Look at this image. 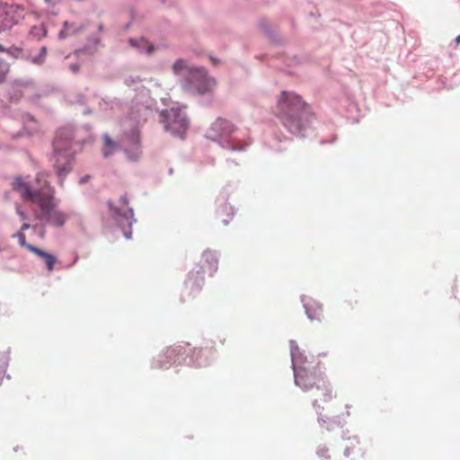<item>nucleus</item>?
Instances as JSON below:
<instances>
[{
	"mask_svg": "<svg viewBox=\"0 0 460 460\" xmlns=\"http://www.w3.org/2000/svg\"><path fill=\"white\" fill-rule=\"evenodd\" d=\"M49 177L46 172H39L33 185L22 177H15L12 185L25 201L36 207L35 216L41 223L59 227L66 223L67 216L56 208L54 190L49 185Z\"/></svg>",
	"mask_w": 460,
	"mask_h": 460,
	"instance_id": "f257e3e1",
	"label": "nucleus"
},
{
	"mask_svg": "<svg viewBox=\"0 0 460 460\" xmlns=\"http://www.w3.org/2000/svg\"><path fill=\"white\" fill-rule=\"evenodd\" d=\"M102 29H103V26L102 24H100L99 25V31H102Z\"/></svg>",
	"mask_w": 460,
	"mask_h": 460,
	"instance_id": "72a5a7b5",
	"label": "nucleus"
},
{
	"mask_svg": "<svg viewBox=\"0 0 460 460\" xmlns=\"http://www.w3.org/2000/svg\"><path fill=\"white\" fill-rule=\"evenodd\" d=\"M27 117H28V119H29L31 121H33V118H31V116H29V115H28Z\"/></svg>",
	"mask_w": 460,
	"mask_h": 460,
	"instance_id": "c9c22d12",
	"label": "nucleus"
},
{
	"mask_svg": "<svg viewBox=\"0 0 460 460\" xmlns=\"http://www.w3.org/2000/svg\"><path fill=\"white\" fill-rule=\"evenodd\" d=\"M103 155L108 157L117 149V144L108 135L103 136Z\"/></svg>",
	"mask_w": 460,
	"mask_h": 460,
	"instance_id": "4468645a",
	"label": "nucleus"
},
{
	"mask_svg": "<svg viewBox=\"0 0 460 460\" xmlns=\"http://www.w3.org/2000/svg\"><path fill=\"white\" fill-rule=\"evenodd\" d=\"M128 202L127 197L122 196L119 199L118 205L110 203V208L119 227L122 228L124 236L127 239H129L132 234L130 228L135 222V219L133 210L132 208H128Z\"/></svg>",
	"mask_w": 460,
	"mask_h": 460,
	"instance_id": "6e6552de",
	"label": "nucleus"
},
{
	"mask_svg": "<svg viewBox=\"0 0 460 460\" xmlns=\"http://www.w3.org/2000/svg\"><path fill=\"white\" fill-rule=\"evenodd\" d=\"M316 454H317L318 457L322 460H330L331 459L330 450L328 447H326L324 446L320 447L317 449Z\"/></svg>",
	"mask_w": 460,
	"mask_h": 460,
	"instance_id": "6ab92c4d",
	"label": "nucleus"
},
{
	"mask_svg": "<svg viewBox=\"0 0 460 460\" xmlns=\"http://www.w3.org/2000/svg\"><path fill=\"white\" fill-rule=\"evenodd\" d=\"M111 106V108H113V102H107L106 100H103L102 101V103H100V106H101V109H102L103 111H106L108 106Z\"/></svg>",
	"mask_w": 460,
	"mask_h": 460,
	"instance_id": "4be33fe9",
	"label": "nucleus"
},
{
	"mask_svg": "<svg viewBox=\"0 0 460 460\" xmlns=\"http://www.w3.org/2000/svg\"><path fill=\"white\" fill-rule=\"evenodd\" d=\"M159 120L164 125L165 131L181 138L183 137L190 127V120L185 111V106H173L163 110L160 112Z\"/></svg>",
	"mask_w": 460,
	"mask_h": 460,
	"instance_id": "0eeeda50",
	"label": "nucleus"
},
{
	"mask_svg": "<svg viewBox=\"0 0 460 460\" xmlns=\"http://www.w3.org/2000/svg\"><path fill=\"white\" fill-rule=\"evenodd\" d=\"M204 256H216V252H212V251H206L204 252Z\"/></svg>",
	"mask_w": 460,
	"mask_h": 460,
	"instance_id": "bb28decb",
	"label": "nucleus"
},
{
	"mask_svg": "<svg viewBox=\"0 0 460 460\" xmlns=\"http://www.w3.org/2000/svg\"><path fill=\"white\" fill-rule=\"evenodd\" d=\"M345 455H346L347 456H349V448H347V449L345 450Z\"/></svg>",
	"mask_w": 460,
	"mask_h": 460,
	"instance_id": "473e14b6",
	"label": "nucleus"
},
{
	"mask_svg": "<svg viewBox=\"0 0 460 460\" xmlns=\"http://www.w3.org/2000/svg\"><path fill=\"white\" fill-rule=\"evenodd\" d=\"M89 179H90V175H84L79 179L78 182H79V184H84L89 181Z\"/></svg>",
	"mask_w": 460,
	"mask_h": 460,
	"instance_id": "393cba45",
	"label": "nucleus"
},
{
	"mask_svg": "<svg viewBox=\"0 0 460 460\" xmlns=\"http://www.w3.org/2000/svg\"><path fill=\"white\" fill-rule=\"evenodd\" d=\"M71 69H72L73 71H76V70L78 69V66H77V65H72V66H71Z\"/></svg>",
	"mask_w": 460,
	"mask_h": 460,
	"instance_id": "c85d7f7f",
	"label": "nucleus"
},
{
	"mask_svg": "<svg viewBox=\"0 0 460 460\" xmlns=\"http://www.w3.org/2000/svg\"><path fill=\"white\" fill-rule=\"evenodd\" d=\"M305 103L292 92H282L278 102L279 115L284 127L293 135L302 136L305 129Z\"/></svg>",
	"mask_w": 460,
	"mask_h": 460,
	"instance_id": "20e7f679",
	"label": "nucleus"
},
{
	"mask_svg": "<svg viewBox=\"0 0 460 460\" xmlns=\"http://www.w3.org/2000/svg\"><path fill=\"white\" fill-rule=\"evenodd\" d=\"M78 27L74 23H69L68 22H64V28L58 33V38L63 40L69 35L75 33L78 31Z\"/></svg>",
	"mask_w": 460,
	"mask_h": 460,
	"instance_id": "2eb2a0df",
	"label": "nucleus"
},
{
	"mask_svg": "<svg viewBox=\"0 0 460 460\" xmlns=\"http://www.w3.org/2000/svg\"><path fill=\"white\" fill-rule=\"evenodd\" d=\"M5 48L0 44V52H4Z\"/></svg>",
	"mask_w": 460,
	"mask_h": 460,
	"instance_id": "7c9ffc66",
	"label": "nucleus"
},
{
	"mask_svg": "<svg viewBox=\"0 0 460 460\" xmlns=\"http://www.w3.org/2000/svg\"><path fill=\"white\" fill-rule=\"evenodd\" d=\"M174 352H175V349H169V350L167 351L168 356H169L170 358L174 354Z\"/></svg>",
	"mask_w": 460,
	"mask_h": 460,
	"instance_id": "cd10ccee",
	"label": "nucleus"
},
{
	"mask_svg": "<svg viewBox=\"0 0 460 460\" xmlns=\"http://www.w3.org/2000/svg\"><path fill=\"white\" fill-rule=\"evenodd\" d=\"M57 261H47V269L49 271H51L53 270L54 263Z\"/></svg>",
	"mask_w": 460,
	"mask_h": 460,
	"instance_id": "a878e982",
	"label": "nucleus"
},
{
	"mask_svg": "<svg viewBox=\"0 0 460 460\" xmlns=\"http://www.w3.org/2000/svg\"><path fill=\"white\" fill-rule=\"evenodd\" d=\"M99 44L100 39L96 36H93L90 39V45L85 47L84 49L79 50L78 53L86 52L90 55H93L97 50Z\"/></svg>",
	"mask_w": 460,
	"mask_h": 460,
	"instance_id": "f3484780",
	"label": "nucleus"
},
{
	"mask_svg": "<svg viewBox=\"0 0 460 460\" xmlns=\"http://www.w3.org/2000/svg\"><path fill=\"white\" fill-rule=\"evenodd\" d=\"M120 146L123 148L128 160L137 161L141 155L138 129L134 128L130 132L125 133L120 140Z\"/></svg>",
	"mask_w": 460,
	"mask_h": 460,
	"instance_id": "1a4fd4ad",
	"label": "nucleus"
},
{
	"mask_svg": "<svg viewBox=\"0 0 460 460\" xmlns=\"http://www.w3.org/2000/svg\"><path fill=\"white\" fill-rule=\"evenodd\" d=\"M138 83V78H134V77H128L126 79V84L128 85V86H131L132 84H135Z\"/></svg>",
	"mask_w": 460,
	"mask_h": 460,
	"instance_id": "5701e85b",
	"label": "nucleus"
},
{
	"mask_svg": "<svg viewBox=\"0 0 460 460\" xmlns=\"http://www.w3.org/2000/svg\"><path fill=\"white\" fill-rule=\"evenodd\" d=\"M24 16L23 8L16 4H6L0 10V31L10 30Z\"/></svg>",
	"mask_w": 460,
	"mask_h": 460,
	"instance_id": "9d476101",
	"label": "nucleus"
},
{
	"mask_svg": "<svg viewBox=\"0 0 460 460\" xmlns=\"http://www.w3.org/2000/svg\"><path fill=\"white\" fill-rule=\"evenodd\" d=\"M172 73L180 80L181 88L194 95H204L213 92L217 82L203 67L193 66L183 58L177 59L172 66Z\"/></svg>",
	"mask_w": 460,
	"mask_h": 460,
	"instance_id": "7ed1b4c3",
	"label": "nucleus"
},
{
	"mask_svg": "<svg viewBox=\"0 0 460 460\" xmlns=\"http://www.w3.org/2000/svg\"><path fill=\"white\" fill-rule=\"evenodd\" d=\"M9 56L13 57V58H22V49L21 48H18V47H11L9 49H5V51Z\"/></svg>",
	"mask_w": 460,
	"mask_h": 460,
	"instance_id": "aec40b11",
	"label": "nucleus"
},
{
	"mask_svg": "<svg viewBox=\"0 0 460 460\" xmlns=\"http://www.w3.org/2000/svg\"><path fill=\"white\" fill-rule=\"evenodd\" d=\"M128 45L135 52L147 57L152 56L158 49L145 37L130 38Z\"/></svg>",
	"mask_w": 460,
	"mask_h": 460,
	"instance_id": "9b49d317",
	"label": "nucleus"
},
{
	"mask_svg": "<svg viewBox=\"0 0 460 460\" xmlns=\"http://www.w3.org/2000/svg\"><path fill=\"white\" fill-rule=\"evenodd\" d=\"M72 137L71 128H60L53 141L55 169L60 185L72 170V161L78 147L77 143L72 142Z\"/></svg>",
	"mask_w": 460,
	"mask_h": 460,
	"instance_id": "39448f33",
	"label": "nucleus"
},
{
	"mask_svg": "<svg viewBox=\"0 0 460 460\" xmlns=\"http://www.w3.org/2000/svg\"><path fill=\"white\" fill-rule=\"evenodd\" d=\"M3 379H4V374L2 372H0V385L3 382Z\"/></svg>",
	"mask_w": 460,
	"mask_h": 460,
	"instance_id": "c756f323",
	"label": "nucleus"
},
{
	"mask_svg": "<svg viewBox=\"0 0 460 460\" xmlns=\"http://www.w3.org/2000/svg\"><path fill=\"white\" fill-rule=\"evenodd\" d=\"M31 35L40 40L47 35V29L43 24L33 26L31 30Z\"/></svg>",
	"mask_w": 460,
	"mask_h": 460,
	"instance_id": "a211bd4d",
	"label": "nucleus"
},
{
	"mask_svg": "<svg viewBox=\"0 0 460 460\" xmlns=\"http://www.w3.org/2000/svg\"><path fill=\"white\" fill-rule=\"evenodd\" d=\"M6 72H7L6 65L0 61V81L3 80Z\"/></svg>",
	"mask_w": 460,
	"mask_h": 460,
	"instance_id": "412c9836",
	"label": "nucleus"
},
{
	"mask_svg": "<svg viewBox=\"0 0 460 460\" xmlns=\"http://www.w3.org/2000/svg\"><path fill=\"white\" fill-rule=\"evenodd\" d=\"M295 383L305 391L316 388L314 406L317 409L321 418L338 422L349 416L348 410H339V402L332 401V392L322 372L317 369L294 367Z\"/></svg>",
	"mask_w": 460,
	"mask_h": 460,
	"instance_id": "f03ea898",
	"label": "nucleus"
},
{
	"mask_svg": "<svg viewBox=\"0 0 460 460\" xmlns=\"http://www.w3.org/2000/svg\"><path fill=\"white\" fill-rule=\"evenodd\" d=\"M304 306L308 318L311 320L321 321L323 318V306L319 302L308 298L304 300Z\"/></svg>",
	"mask_w": 460,
	"mask_h": 460,
	"instance_id": "f8f14e48",
	"label": "nucleus"
},
{
	"mask_svg": "<svg viewBox=\"0 0 460 460\" xmlns=\"http://www.w3.org/2000/svg\"><path fill=\"white\" fill-rule=\"evenodd\" d=\"M155 85H156V86H158V87H159V86H160V84H159L158 82H156V81H155Z\"/></svg>",
	"mask_w": 460,
	"mask_h": 460,
	"instance_id": "f704fd0d",
	"label": "nucleus"
},
{
	"mask_svg": "<svg viewBox=\"0 0 460 460\" xmlns=\"http://www.w3.org/2000/svg\"><path fill=\"white\" fill-rule=\"evenodd\" d=\"M456 42L457 44H459V43H460V35H458V36L456 38Z\"/></svg>",
	"mask_w": 460,
	"mask_h": 460,
	"instance_id": "2f4dec72",
	"label": "nucleus"
},
{
	"mask_svg": "<svg viewBox=\"0 0 460 460\" xmlns=\"http://www.w3.org/2000/svg\"><path fill=\"white\" fill-rule=\"evenodd\" d=\"M46 56H47V48L41 47V49H40V53L37 56L28 58V59L30 60L31 63H32L34 65L41 66L45 62Z\"/></svg>",
	"mask_w": 460,
	"mask_h": 460,
	"instance_id": "dca6fc26",
	"label": "nucleus"
},
{
	"mask_svg": "<svg viewBox=\"0 0 460 460\" xmlns=\"http://www.w3.org/2000/svg\"><path fill=\"white\" fill-rule=\"evenodd\" d=\"M30 224L28 223H24L22 227H21V232H19L18 234H16L14 236H16L18 238V242L22 246V247H25L26 249H28L29 251H31L33 252L36 255L40 256V257H42L43 259H49V260H51V259H55L52 255L49 254V253H46L44 252L43 251L40 250L39 248L37 247H34L31 244H27L25 243V236L23 234V231L27 230L30 228Z\"/></svg>",
	"mask_w": 460,
	"mask_h": 460,
	"instance_id": "ddd939ff",
	"label": "nucleus"
},
{
	"mask_svg": "<svg viewBox=\"0 0 460 460\" xmlns=\"http://www.w3.org/2000/svg\"><path fill=\"white\" fill-rule=\"evenodd\" d=\"M206 137L217 142L223 148L232 151H242L249 146L248 142L243 143L239 138L237 128L231 121L223 118H217L210 125Z\"/></svg>",
	"mask_w": 460,
	"mask_h": 460,
	"instance_id": "423d86ee",
	"label": "nucleus"
},
{
	"mask_svg": "<svg viewBox=\"0 0 460 460\" xmlns=\"http://www.w3.org/2000/svg\"><path fill=\"white\" fill-rule=\"evenodd\" d=\"M16 211L18 215L21 217L22 220H25L26 217L24 212L21 209V207L19 205L16 206Z\"/></svg>",
	"mask_w": 460,
	"mask_h": 460,
	"instance_id": "b1692460",
	"label": "nucleus"
}]
</instances>
